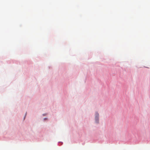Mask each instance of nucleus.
Listing matches in <instances>:
<instances>
[{"label":"nucleus","instance_id":"f257e3e1","mask_svg":"<svg viewBox=\"0 0 150 150\" xmlns=\"http://www.w3.org/2000/svg\"><path fill=\"white\" fill-rule=\"evenodd\" d=\"M98 113H96V122H98Z\"/></svg>","mask_w":150,"mask_h":150}]
</instances>
